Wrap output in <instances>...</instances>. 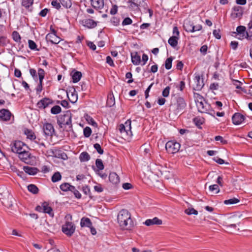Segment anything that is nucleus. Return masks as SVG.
<instances>
[{
	"mask_svg": "<svg viewBox=\"0 0 252 252\" xmlns=\"http://www.w3.org/2000/svg\"><path fill=\"white\" fill-rule=\"evenodd\" d=\"M117 220L120 226L123 229H130L134 225L130 214L126 209H122L119 212Z\"/></svg>",
	"mask_w": 252,
	"mask_h": 252,
	"instance_id": "nucleus-1",
	"label": "nucleus"
},
{
	"mask_svg": "<svg viewBox=\"0 0 252 252\" xmlns=\"http://www.w3.org/2000/svg\"><path fill=\"white\" fill-rule=\"evenodd\" d=\"M170 106L169 110L176 115L181 113L186 107L187 103L185 99L179 96H174Z\"/></svg>",
	"mask_w": 252,
	"mask_h": 252,
	"instance_id": "nucleus-2",
	"label": "nucleus"
},
{
	"mask_svg": "<svg viewBox=\"0 0 252 252\" xmlns=\"http://www.w3.org/2000/svg\"><path fill=\"white\" fill-rule=\"evenodd\" d=\"M72 115L70 111H67L63 115L59 116L57 123L61 128H66L68 126L67 131H70L72 128Z\"/></svg>",
	"mask_w": 252,
	"mask_h": 252,
	"instance_id": "nucleus-3",
	"label": "nucleus"
},
{
	"mask_svg": "<svg viewBox=\"0 0 252 252\" xmlns=\"http://www.w3.org/2000/svg\"><path fill=\"white\" fill-rule=\"evenodd\" d=\"M12 196L7 189L0 193V200H1V203L6 207H11L12 206Z\"/></svg>",
	"mask_w": 252,
	"mask_h": 252,
	"instance_id": "nucleus-4",
	"label": "nucleus"
},
{
	"mask_svg": "<svg viewBox=\"0 0 252 252\" xmlns=\"http://www.w3.org/2000/svg\"><path fill=\"white\" fill-rule=\"evenodd\" d=\"M11 151L17 154L28 150V146L23 142L20 141H16L12 143L10 145Z\"/></svg>",
	"mask_w": 252,
	"mask_h": 252,
	"instance_id": "nucleus-5",
	"label": "nucleus"
},
{
	"mask_svg": "<svg viewBox=\"0 0 252 252\" xmlns=\"http://www.w3.org/2000/svg\"><path fill=\"white\" fill-rule=\"evenodd\" d=\"M151 169L152 172L158 177L164 175L165 178H169L165 168L161 165L154 164L151 166Z\"/></svg>",
	"mask_w": 252,
	"mask_h": 252,
	"instance_id": "nucleus-6",
	"label": "nucleus"
},
{
	"mask_svg": "<svg viewBox=\"0 0 252 252\" xmlns=\"http://www.w3.org/2000/svg\"><path fill=\"white\" fill-rule=\"evenodd\" d=\"M180 147V144L173 141H169L165 145V149L169 154L177 153L179 150Z\"/></svg>",
	"mask_w": 252,
	"mask_h": 252,
	"instance_id": "nucleus-7",
	"label": "nucleus"
},
{
	"mask_svg": "<svg viewBox=\"0 0 252 252\" xmlns=\"http://www.w3.org/2000/svg\"><path fill=\"white\" fill-rule=\"evenodd\" d=\"M198 98L195 100L196 106L198 111L201 113H207L209 106L205 102L203 103V98L199 94H196Z\"/></svg>",
	"mask_w": 252,
	"mask_h": 252,
	"instance_id": "nucleus-8",
	"label": "nucleus"
},
{
	"mask_svg": "<svg viewBox=\"0 0 252 252\" xmlns=\"http://www.w3.org/2000/svg\"><path fill=\"white\" fill-rule=\"evenodd\" d=\"M75 227L71 222H66L62 226V231L68 236H71L74 232Z\"/></svg>",
	"mask_w": 252,
	"mask_h": 252,
	"instance_id": "nucleus-9",
	"label": "nucleus"
},
{
	"mask_svg": "<svg viewBox=\"0 0 252 252\" xmlns=\"http://www.w3.org/2000/svg\"><path fill=\"white\" fill-rule=\"evenodd\" d=\"M193 89L197 91L200 90L204 86L203 80L199 75H196L193 79Z\"/></svg>",
	"mask_w": 252,
	"mask_h": 252,
	"instance_id": "nucleus-10",
	"label": "nucleus"
},
{
	"mask_svg": "<svg viewBox=\"0 0 252 252\" xmlns=\"http://www.w3.org/2000/svg\"><path fill=\"white\" fill-rule=\"evenodd\" d=\"M43 130L44 134L47 136H52L55 129L53 125L50 123H46L43 126Z\"/></svg>",
	"mask_w": 252,
	"mask_h": 252,
	"instance_id": "nucleus-11",
	"label": "nucleus"
},
{
	"mask_svg": "<svg viewBox=\"0 0 252 252\" xmlns=\"http://www.w3.org/2000/svg\"><path fill=\"white\" fill-rule=\"evenodd\" d=\"M244 116L239 113H236L232 118V120L233 124L236 125L241 124L244 121Z\"/></svg>",
	"mask_w": 252,
	"mask_h": 252,
	"instance_id": "nucleus-12",
	"label": "nucleus"
},
{
	"mask_svg": "<svg viewBox=\"0 0 252 252\" xmlns=\"http://www.w3.org/2000/svg\"><path fill=\"white\" fill-rule=\"evenodd\" d=\"M67 95L68 99L72 103H74L77 101L78 95L75 89H73V91L69 90V92H67Z\"/></svg>",
	"mask_w": 252,
	"mask_h": 252,
	"instance_id": "nucleus-13",
	"label": "nucleus"
},
{
	"mask_svg": "<svg viewBox=\"0 0 252 252\" xmlns=\"http://www.w3.org/2000/svg\"><path fill=\"white\" fill-rule=\"evenodd\" d=\"M46 38L47 40L55 44L59 43L61 41L60 37L57 36L55 33H48L46 35Z\"/></svg>",
	"mask_w": 252,
	"mask_h": 252,
	"instance_id": "nucleus-14",
	"label": "nucleus"
},
{
	"mask_svg": "<svg viewBox=\"0 0 252 252\" xmlns=\"http://www.w3.org/2000/svg\"><path fill=\"white\" fill-rule=\"evenodd\" d=\"M51 103L52 101L51 99L48 98H44L37 103V105L40 109H44Z\"/></svg>",
	"mask_w": 252,
	"mask_h": 252,
	"instance_id": "nucleus-15",
	"label": "nucleus"
},
{
	"mask_svg": "<svg viewBox=\"0 0 252 252\" xmlns=\"http://www.w3.org/2000/svg\"><path fill=\"white\" fill-rule=\"evenodd\" d=\"M184 28L188 32H194V25L189 20H186L184 23Z\"/></svg>",
	"mask_w": 252,
	"mask_h": 252,
	"instance_id": "nucleus-16",
	"label": "nucleus"
},
{
	"mask_svg": "<svg viewBox=\"0 0 252 252\" xmlns=\"http://www.w3.org/2000/svg\"><path fill=\"white\" fill-rule=\"evenodd\" d=\"M11 113L6 109L0 110V119L3 121H8L11 117Z\"/></svg>",
	"mask_w": 252,
	"mask_h": 252,
	"instance_id": "nucleus-17",
	"label": "nucleus"
},
{
	"mask_svg": "<svg viewBox=\"0 0 252 252\" xmlns=\"http://www.w3.org/2000/svg\"><path fill=\"white\" fill-rule=\"evenodd\" d=\"M162 220L158 219V218L155 217L153 219L147 220L144 224L147 226H150L154 224L160 225L162 224Z\"/></svg>",
	"mask_w": 252,
	"mask_h": 252,
	"instance_id": "nucleus-18",
	"label": "nucleus"
},
{
	"mask_svg": "<svg viewBox=\"0 0 252 252\" xmlns=\"http://www.w3.org/2000/svg\"><path fill=\"white\" fill-rule=\"evenodd\" d=\"M43 212L48 214L50 216L53 217L54 213L52 208L49 206L47 202H44L42 203Z\"/></svg>",
	"mask_w": 252,
	"mask_h": 252,
	"instance_id": "nucleus-19",
	"label": "nucleus"
},
{
	"mask_svg": "<svg viewBox=\"0 0 252 252\" xmlns=\"http://www.w3.org/2000/svg\"><path fill=\"white\" fill-rule=\"evenodd\" d=\"M23 170L26 173L31 175H35L39 171L37 168L29 166H24Z\"/></svg>",
	"mask_w": 252,
	"mask_h": 252,
	"instance_id": "nucleus-20",
	"label": "nucleus"
},
{
	"mask_svg": "<svg viewBox=\"0 0 252 252\" xmlns=\"http://www.w3.org/2000/svg\"><path fill=\"white\" fill-rule=\"evenodd\" d=\"M84 26L88 28H94L96 26V23L92 19H86L82 21Z\"/></svg>",
	"mask_w": 252,
	"mask_h": 252,
	"instance_id": "nucleus-21",
	"label": "nucleus"
},
{
	"mask_svg": "<svg viewBox=\"0 0 252 252\" xmlns=\"http://www.w3.org/2000/svg\"><path fill=\"white\" fill-rule=\"evenodd\" d=\"M91 4L95 9H102L104 6L103 0H91Z\"/></svg>",
	"mask_w": 252,
	"mask_h": 252,
	"instance_id": "nucleus-22",
	"label": "nucleus"
},
{
	"mask_svg": "<svg viewBox=\"0 0 252 252\" xmlns=\"http://www.w3.org/2000/svg\"><path fill=\"white\" fill-rule=\"evenodd\" d=\"M110 182L113 184H117L120 182V178L118 175L115 172L111 173L109 176Z\"/></svg>",
	"mask_w": 252,
	"mask_h": 252,
	"instance_id": "nucleus-23",
	"label": "nucleus"
},
{
	"mask_svg": "<svg viewBox=\"0 0 252 252\" xmlns=\"http://www.w3.org/2000/svg\"><path fill=\"white\" fill-rule=\"evenodd\" d=\"M132 63L135 65H138L141 61L140 56H139L137 52L131 54Z\"/></svg>",
	"mask_w": 252,
	"mask_h": 252,
	"instance_id": "nucleus-24",
	"label": "nucleus"
},
{
	"mask_svg": "<svg viewBox=\"0 0 252 252\" xmlns=\"http://www.w3.org/2000/svg\"><path fill=\"white\" fill-rule=\"evenodd\" d=\"M19 158L23 161L26 162L30 158V154L28 150H25L18 154Z\"/></svg>",
	"mask_w": 252,
	"mask_h": 252,
	"instance_id": "nucleus-25",
	"label": "nucleus"
},
{
	"mask_svg": "<svg viewBox=\"0 0 252 252\" xmlns=\"http://www.w3.org/2000/svg\"><path fill=\"white\" fill-rule=\"evenodd\" d=\"M80 225L81 227H91L92 225V223L90 219L88 218L83 217L81 220Z\"/></svg>",
	"mask_w": 252,
	"mask_h": 252,
	"instance_id": "nucleus-26",
	"label": "nucleus"
},
{
	"mask_svg": "<svg viewBox=\"0 0 252 252\" xmlns=\"http://www.w3.org/2000/svg\"><path fill=\"white\" fill-rule=\"evenodd\" d=\"M123 125L125 126V128L126 130V135L128 136L132 135V132L131 131V121L128 120Z\"/></svg>",
	"mask_w": 252,
	"mask_h": 252,
	"instance_id": "nucleus-27",
	"label": "nucleus"
},
{
	"mask_svg": "<svg viewBox=\"0 0 252 252\" xmlns=\"http://www.w3.org/2000/svg\"><path fill=\"white\" fill-rule=\"evenodd\" d=\"M178 37L176 36H173L168 40V43L173 47H175L178 44Z\"/></svg>",
	"mask_w": 252,
	"mask_h": 252,
	"instance_id": "nucleus-28",
	"label": "nucleus"
},
{
	"mask_svg": "<svg viewBox=\"0 0 252 252\" xmlns=\"http://www.w3.org/2000/svg\"><path fill=\"white\" fill-rule=\"evenodd\" d=\"M79 159L81 162L87 161L90 159V156L87 152H84L80 155Z\"/></svg>",
	"mask_w": 252,
	"mask_h": 252,
	"instance_id": "nucleus-29",
	"label": "nucleus"
},
{
	"mask_svg": "<svg viewBox=\"0 0 252 252\" xmlns=\"http://www.w3.org/2000/svg\"><path fill=\"white\" fill-rule=\"evenodd\" d=\"M82 73L80 71H75L72 75V78L73 83L78 82L81 79Z\"/></svg>",
	"mask_w": 252,
	"mask_h": 252,
	"instance_id": "nucleus-30",
	"label": "nucleus"
},
{
	"mask_svg": "<svg viewBox=\"0 0 252 252\" xmlns=\"http://www.w3.org/2000/svg\"><path fill=\"white\" fill-rule=\"evenodd\" d=\"M71 187H73V186L67 183H63L60 185L61 189L63 191H71Z\"/></svg>",
	"mask_w": 252,
	"mask_h": 252,
	"instance_id": "nucleus-31",
	"label": "nucleus"
},
{
	"mask_svg": "<svg viewBox=\"0 0 252 252\" xmlns=\"http://www.w3.org/2000/svg\"><path fill=\"white\" fill-rule=\"evenodd\" d=\"M234 11L236 12L235 16L237 17H240L243 14L242 8L240 6H234L233 8Z\"/></svg>",
	"mask_w": 252,
	"mask_h": 252,
	"instance_id": "nucleus-32",
	"label": "nucleus"
},
{
	"mask_svg": "<svg viewBox=\"0 0 252 252\" xmlns=\"http://www.w3.org/2000/svg\"><path fill=\"white\" fill-rule=\"evenodd\" d=\"M28 190L33 194H36L38 192V189L37 187L33 184H31L28 186Z\"/></svg>",
	"mask_w": 252,
	"mask_h": 252,
	"instance_id": "nucleus-33",
	"label": "nucleus"
},
{
	"mask_svg": "<svg viewBox=\"0 0 252 252\" xmlns=\"http://www.w3.org/2000/svg\"><path fill=\"white\" fill-rule=\"evenodd\" d=\"M240 200L236 198H233L228 200H225L224 201V203L226 205H232L236 204L239 202Z\"/></svg>",
	"mask_w": 252,
	"mask_h": 252,
	"instance_id": "nucleus-34",
	"label": "nucleus"
},
{
	"mask_svg": "<svg viewBox=\"0 0 252 252\" xmlns=\"http://www.w3.org/2000/svg\"><path fill=\"white\" fill-rule=\"evenodd\" d=\"M33 3V0H23L22 4L27 9H29Z\"/></svg>",
	"mask_w": 252,
	"mask_h": 252,
	"instance_id": "nucleus-35",
	"label": "nucleus"
},
{
	"mask_svg": "<svg viewBox=\"0 0 252 252\" xmlns=\"http://www.w3.org/2000/svg\"><path fill=\"white\" fill-rule=\"evenodd\" d=\"M62 176L59 172H57L54 174L52 177V181L57 182L61 180Z\"/></svg>",
	"mask_w": 252,
	"mask_h": 252,
	"instance_id": "nucleus-36",
	"label": "nucleus"
},
{
	"mask_svg": "<svg viewBox=\"0 0 252 252\" xmlns=\"http://www.w3.org/2000/svg\"><path fill=\"white\" fill-rule=\"evenodd\" d=\"M128 1L131 3L130 6L132 7H137L141 3V2L144 1V0H128Z\"/></svg>",
	"mask_w": 252,
	"mask_h": 252,
	"instance_id": "nucleus-37",
	"label": "nucleus"
},
{
	"mask_svg": "<svg viewBox=\"0 0 252 252\" xmlns=\"http://www.w3.org/2000/svg\"><path fill=\"white\" fill-rule=\"evenodd\" d=\"M25 133L27 135L28 138L31 140L35 139V135L32 131H31L29 129H26L25 131Z\"/></svg>",
	"mask_w": 252,
	"mask_h": 252,
	"instance_id": "nucleus-38",
	"label": "nucleus"
},
{
	"mask_svg": "<svg viewBox=\"0 0 252 252\" xmlns=\"http://www.w3.org/2000/svg\"><path fill=\"white\" fill-rule=\"evenodd\" d=\"M172 57L167 58L165 62V66L166 69H170L172 67Z\"/></svg>",
	"mask_w": 252,
	"mask_h": 252,
	"instance_id": "nucleus-39",
	"label": "nucleus"
},
{
	"mask_svg": "<svg viewBox=\"0 0 252 252\" xmlns=\"http://www.w3.org/2000/svg\"><path fill=\"white\" fill-rule=\"evenodd\" d=\"M61 112V108L58 105L53 107L51 109V112L53 114H58Z\"/></svg>",
	"mask_w": 252,
	"mask_h": 252,
	"instance_id": "nucleus-40",
	"label": "nucleus"
},
{
	"mask_svg": "<svg viewBox=\"0 0 252 252\" xmlns=\"http://www.w3.org/2000/svg\"><path fill=\"white\" fill-rule=\"evenodd\" d=\"M185 212L188 215L194 214L197 215L198 212L193 208H189L185 210Z\"/></svg>",
	"mask_w": 252,
	"mask_h": 252,
	"instance_id": "nucleus-41",
	"label": "nucleus"
},
{
	"mask_svg": "<svg viewBox=\"0 0 252 252\" xmlns=\"http://www.w3.org/2000/svg\"><path fill=\"white\" fill-rule=\"evenodd\" d=\"M12 37L13 40L17 42H19L21 40V36L19 34V33L17 31H14L12 32Z\"/></svg>",
	"mask_w": 252,
	"mask_h": 252,
	"instance_id": "nucleus-42",
	"label": "nucleus"
},
{
	"mask_svg": "<svg viewBox=\"0 0 252 252\" xmlns=\"http://www.w3.org/2000/svg\"><path fill=\"white\" fill-rule=\"evenodd\" d=\"M107 103L109 106H112L114 105L115 99L112 94L108 95Z\"/></svg>",
	"mask_w": 252,
	"mask_h": 252,
	"instance_id": "nucleus-43",
	"label": "nucleus"
},
{
	"mask_svg": "<svg viewBox=\"0 0 252 252\" xmlns=\"http://www.w3.org/2000/svg\"><path fill=\"white\" fill-rule=\"evenodd\" d=\"M235 33H237V34L246 33V28L243 26H238L236 29V32H235Z\"/></svg>",
	"mask_w": 252,
	"mask_h": 252,
	"instance_id": "nucleus-44",
	"label": "nucleus"
},
{
	"mask_svg": "<svg viewBox=\"0 0 252 252\" xmlns=\"http://www.w3.org/2000/svg\"><path fill=\"white\" fill-rule=\"evenodd\" d=\"M95 164L99 170H101L103 169L104 165L103 164V162L101 159H97L95 161Z\"/></svg>",
	"mask_w": 252,
	"mask_h": 252,
	"instance_id": "nucleus-45",
	"label": "nucleus"
},
{
	"mask_svg": "<svg viewBox=\"0 0 252 252\" xmlns=\"http://www.w3.org/2000/svg\"><path fill=\"white\" fill-rule=\"evenodd\" d=\"M83 132L84 136L89 137L92 133V130L90 127L87 126L84 129Z\"/></svg>",
	"mask_w": 252,
	"mask_h": 252,
	"instance_id": "nucleus-46",
	"label": "nucleus"
},
{
	"mask_svg": "<svg viewBox=\"0 0 252 252\" xmlns=\"http://www.w3.org/2000/svg\"><path fill=\"white\" fill-rule=\"evenodd\" d=\"M72 188V189L71 190V191H72L73 194H74L75 196L77 198H80L81 197V193L79 192L78 190H77L75 187L73 186V187H71Z\"/></svg>",
	"mask_w": 252,
	"mask_h": 252,
	"instance_id": "nucleus-47",
	"label": "nucleus"
},
{
	"mask_svg": "<svg viewBox=\"0 0 252 252\" xmlns=\"http://www.w3.org/2000/svg\"><path fill=\"white\" fill-rule=\"evenodd\" d=\"M94 147L99 154L101 155L103 153V150L98 143L94 144Z\"/></svg>",
	"mask_w": 252,
	"mask_h": 252,
	"instance_id": "nucleus-48",
	"label": "nucleus"
},
{
	"mask_svg": "<svg viewBox=\"0 0 252 252\" xmlns=\"http://www.w3.org/2000/svg\"><path fill=\"white\" fill-rule=\"evenodd\" d=\"M209 189L211 191H216L215 193H217L220 191L219 186L217 185H213L209 186Z\"/></svg>",
	"mask_w": 252,
	"mask_h": 252,
	"instance_id": "nucleus-49",
	"label": "nucleus"
},
{
	"mask_svg": "<svg viewBox=\"0 0 252 252\" xmlns=\"http://www.w3.org/2000/svg\"><path fill=\"white\" fill-rule=\"evenodd\" d=\"M141 149L144 151L145 154H147L150 152V147L148 145L144 144L141 147Z\"/></svg>",
	"mask_w": 252,
	"mask_h": 252,
	"instance_id": "nucleus-50",
	"label": "nucleus"
},
{
	"mask_svg": "<svg viewBox=\"0 0 252 252\" xmlns=\"http://www.w3.org/2000/svg\"><path fill=\"white\" fill-rule=\"evenodd\" d=\"M247 36H252V20L248 24V31L247 32Z\"/></svg>",
	"mask_w": 252,
	"mask_h": 252,
	"instance_id": "nucleus-51",
	"label": "nucleus"
},
{
	"mask_svg": "<svg viewBox=\"0 0 252 252\" xmlns=\"http://www.w3.org/2000/svg\"><path fill=\"white\" fill-rule=\"evenodd\" d=\"M28 43H29V48L31 50H35L36 49V46H37L36 44L33 41H32V40H29Z\"/></svg>",
	"mask_w": 252,
	"mask_h": 252,
	"instance_id": "nucleus-52",
	"label": "nucleus"
},
{
	"mask_svg": "<svg viewBox=\"0 0 252 252\" xmlns=\"http://www.w3.org/2000/svg\"><path fill=\"white\" fill-rule=\"evenodd\" d=\"M62 5L66 7H70L71 6V2L69 0H60Z\"/></svg>",
	"mask_w": 252,
	"mask_h": 252,
	"instance_id": "nucleus-53",
	"label": "nucleus"
},
{
	"mask_svg": "<svg viewBox=\"0 0 252 252\" xmlns=\"http://www.w3.org/2000/svg\"><path fill=\"white\" fill-rule=\"evenodd\" d=\"M170 88L169 86L166 87L162 91V95L164 97H167L169 95Z\"/></svg>",
	"mask_w": 252,
	"mask_h": 252,
	"instance_id": "nucleus-54",
	"label": "nucleus"
},
{
	"mask_svg": "<svg viewBox=\"0 0 252 252\" xmlns=\"http://www.w3.org/2000/svg\"><path fill=\"white\" fill-rule=\"evenodd\" d=\"M215 139L216 141H220L223 144H225L227 143V141L224 140L221 136H216L215 137Z\"/></svg>",
	"mask_w": 252,
	"mask_h": 252,
	"instance_id": "nucleus-55",
	"label": "nucleus"
},
{
	"mask_svg": "<svg viewBox=\"0 0 252 252\" xmlns=\"http://www.w3.org/2000/svg\"><path fill=\"white\" fill-rule=\"evenodd\" d=\"M51 4L53 6L57 9H59L61 8V5L57 0H54L52 1Z\"/></svg>",
	"mask_w": 252,
	"mask_h": 252,
	"instance_id": "nucleus-56",
	"label": "nucleus"
},
{
	"mask_svg": "<svg viewBox=\"0 0 252 252\" xmlns=\"http://www.w3.org/2000/svg\"><path fill=\"white\" fill-rule=\"evenodd\" d=\"M132 20L130 18L127 17L124 20L122 25L123 26L130 25L132 23Z\"/></svg>",
	"mask_w": 252,
	"mask_h": 252,
	"instance_id": "nucleus-57",
	"label": "nucleus"
},
{
	"mask_svg": "<svg viewBox=\"0 0 252 252\" xmlns=\"http://www.w3.org/2000/svg\"><path fill=\"white\" fill-rule=\"evenodd\" d=\"M213 34L217 39H219L221 38V35L220 34V30H214Z\"/></svg>",
	"mask_w": 252,
	"mask_h": 252,
	"instance_id": "nucleus-58",
	"label": "nucleus"
},
{
	"mask_svg": "<svg viewBox=\"0 0 252 252\" xmlns=\"http://www.w3.org/2000/svg\"><path fill=\"white\" fill-rule=\"evenodd\" d=\"M118 11V6L116 5H113L110 10V13L112 15H115Z\"/></svg>",
	"mask_w": 252,
	"mask_h": 252,
	"instance_id": "nucleus-59",
	"label": "nucleus"
},
{
	"mask_svg": "<svg viewBox=\"0 0 252 252\" xmlns=\"http://www.w3.org/2000/svg\"><path fill=\"white\" fill-rule=\"evenodd\" d=\"M132 74L131 72H127L126 73V78H128V79H130L128 81H127V83H131L133 82V79H132Z\"/></svg>",
	"mask_w": 252,
	"mask_h": 252,
	"instance_id": "nucleus-60",
	"label": "nucleus"
},
{
	"mask_svg": "<svg viewBox=\"0 0 252 252\" xmlns=\"http://www.w3.org/2000/svg\"><path fill=\"white\" fill-rule=\"evenodd\" d=\"M106 63L111 66H114L113 61L110 56H107L106 57Z\"/></svg>",
	"mask_w": 252,
	"mask_h": 252,
	"instance_id": "nucleus-61",
	"label": "nucleus"
},
{
	"mask_svg": "<svg viewBox=\"0 0 252 252\" xmlns=\"http://www.w3.org/2000/svg\"><path fill=\"white\" fill-rule=\"evenodd\" d=\"M207 49H208L207 46L205 45L202 46L200 48V51L203 55H205L206 54Z\"/></svg>",
	"mask_w": 252,
	"mask_h": 252,
	"instance_id": "nucleus-62",
	"label": "nucleus"
},
{
	"mask_svg": "<svg viewBox=\"0 0 252 252\" xmlns=\"http://www.w3.org/2000/svg\"><path fill=\"white\" fill-rule=\"evenodd\" d=\"M94 189L95 191L98 192H101L103 191V188H102L101 186L100 185H98L96 186H95L94 187Z\"/></svg>",
	"mask_w": 252,
	"mask_h": 252,
	"instance_id": "nucleus-63",
	"label": "nucleus"
},
{
	"mask_svg": "<svg viewBox=\"0 0 252 252\" xmlns=\"http://www.w3.org/2000/svg\"><path fill=\"white\" fill-rule=\"evenodd\" d=\"M83 191L86 195H90V189L88 186L83 187Z\"/></svg>",
	"mask_w": 252,
	"mask_h": 252,
	"instance_id": "nucleus-64",
	"label": "nucleus"
}]
</instances>
